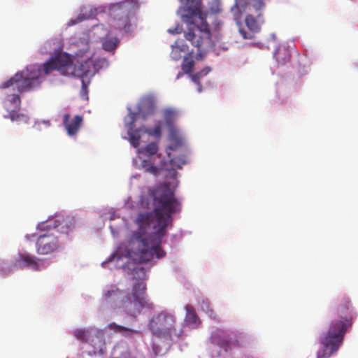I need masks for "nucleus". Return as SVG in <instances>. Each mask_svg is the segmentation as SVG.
<instances>
[{"label":"nucleus","mask_w":358,"mask_h":358,"mask_svg":"<svg viewBox=\"0 0 358 358\" xmlns=\"http://www.w3.org/2000/svg\"><path fill=\"white\" fill-rule=\"evenodd\" d=\"M249 341L250 338L247 335L240 334L233 342V345L238 348L246 347Z\"/></svg>","instance_id":"393cba45"},{"label":"nucleus","mask_w":358,"mask_h":358,"mask_svg":"<svg viewBox=\"0 0 358 358\" xmlns=\"http://www.w3.org/2000/svg\"><path fill=\"white\" fill-rule=\"evenodd\" d=\"M91 71L90 62L85 61L73 64L72 59L68 55V61H66L64 76L80 78L82 82V91L85 93H87V86L90 83V78L92 76Z\"/></svg>","instance_id":"0eeeda50"},{"label":"nucleus","mask_w":358,"mask_h":358,"mask_svg":"<svg viewBox=\"0 0 358 358\" xmlns=\"http://www.w3.org/2000/svg\"><path fill=\"white\" fill-rule=\"evenodd\" d=\"M208 313L210 315V317H211L213 319L218 320L217 315H216L213 310L209 309Z\"/></svg>","instance_id":"2f4dec72"},{"label":"nucleus","mask_w":358,"mask_h":358,"mask_svg":"<svg viewBox=\"0 0 358 358\" xmlns=\"http://www.w3.org/2000/svg\"><path fill=\"white\" fill-rule=\"evenodd\" d=\"M108 329H109L111 331H113L116 333H120L122 335L127 336L129 335H131L134 333H137L135 330L128 328L122 325H119L115 322H111L109 324H108Z\"/></svg>","instance_id":"a211bd4d"},{"label":"nucleus","mask_w":358,"mask_h":358,"mask_svg":"<svg viewBox=\"0 0 358 358\" xmlns=\"http://www.w3.org/2000/svg\"><path fill=\"white\" fill-rule=\"evenodd\" d=\"M178 1L182 4V20L188 26L185 37L198 49L196 58L202 59L203 54L215 45L206 22V14L201 10L202 0Z\"/></svg>","instance_id":"7ed1b4c3"},{"label":"nucleus","mask_w":358,"mask_h":358,"mask_svg":"<svg viewBox=\"0 0 358 358\" xmlns=\"http://www.w3.org/2000/svg\"><path fill=\"white\" fill-rule=\"evenodd\" d=\"M132 285L131 294L122 295V292L116 286H112L104 291V301L114 309H122L127 314L136 317L143 308H152L153 303L146 294V271L142 266H137L132 269Z\"/></svg>","instance_id":"f03ea898"},{"label":"nucleus","mask_w":358,"mask_h":358,"mask_svg":"<svg viewBox=\"0 0 358 358\" xmlns=\"http://www.w3.org/2000/svg\"><path fill=\"white\" fill-rule=\"evenodd\" d=\"M175 322L173 315L163 311L152 317L149 324L150 329L156 337L169 340L172 332L176 331Z\"/></svg>","instance_id":"423d86ee"},{"label":"nucleus","mask_w":358,"mask_h":358,"mask_svg":"<svg viewBox=\"0 0 358 358\" xmlns=\"http://www.w3.org/2000/svg\"><path fill=\"white\" fill-rule=\"evenodd\" d=\"M118 44V40L116 38H103L102 41L103 48L107 51L115 49Z\"/></svg>","instance_id":"b1692460"},{"label":"nucleus","mask_w":358,"mask_h":358,"mask_svg":"<svg viewBox=\"0 0 358 358\" xmlns=\"http://www.w3.org/2000/svg\"><path fill=\"white\" fill-rule=\"evenodd\" d=\"M138 7V3L137 0H125L114 5L112 11L120 10H122V13L127 15L131 11L137 9Z\"/></svg>","instance_id":"dca6fc26"},{"label":"nucleus","mask_w":358,"mask_h":358,"mask_svg":"<svg viewBox=\"0 0 358 358\" xmlns=\"http://www.w3.org/2000/svg\"><path fill=\"white\" fill-rule=\"evenodd\" d=\"M186 316L185 321L188 324L196 325L199 321L198 316L191 305L185 306Z\"/></svg>","instance_id":"aec40b11"},{"label":"nucleus","mask_w":358,"mask_h":358,"mask_svg":"<svg viewBox=\"0 0 358 358\" xmlns=\"http://www.w3.org/2000/svg\"><path fill=\"white\" fill-rule=\"evenodd\" d=\"M241 33L243 34L245 38H248V37L246 36V31L241 30Z\"/></svg>","instance_id":"72a5a7b5"},{"label":"nucleus","mask_w":358,"mask_h":358,"mask_svg":"<svg viewBox=\"0 0 358 358\" xmlns=\"http://www.w3.org/2000/svg\"><path fill=\"white\" fill-rule=\"evenodd\" d=\"M65 222L64 224L67 226V222Z\"/></svg>","instance_id":"c9c22d12"},{"label":"nucleus","mask_w":358,"mask_h":358,"mask_svg":"<svg viewBox=\"0 0 358 358\" xmlns=\"http://www.w3.org/2000/svg\"><path fill=\"white\" fill-rule=\"evenodd\" d=\"M163 117L169 129V138L171 144L169 148L170 150H178L183 145L184 139L180 130L174 125V122L177 117V111L173 108H166L163 110Z\"/></svg>","instance_id":"6e6552de"},{"label":"nucleus","mask_w":358,"mask_h":358,"mask_svg":"<svg viewBox=\"0 0 358 358\" xmlns=\"http://www.w3.org/2000/svg\"><path fill=\"white\" fill-rule=\"evenodd\" d=\"M168 31L171 34H180L182 31V27L178 24L176 27L173 28H169L168 29Z\"/></svg>","instance_id":"7c9ffc66"},{"label":"nucleus","mask_w":358,"mask_h":358,"mask_svg":"<svg viewBox=\"0 0 358 358\" xmlns=\"http://www.w3.org/2000/svg\"><path fill=\"white\" fill-rule=\"evenodd\" d=\"M332 315L335 318L330 323L324 336H329L333 340L338 338L339 343H342L345 331L352 324V320L356 317L357 314L353 312L349 299L343 297L338 301L333 309Z\"/></svg>","instance_id":"39448f33"},{"label":"nucleus","mask_w":358,"mask_h":358,"mask_svg":"<svg viewBox=\"0 0 358 358\" xmlns=\"http://www.w3.org/2000/svg\"><path fill=\"white\" fill-rule=\"evenodd\" d=\"M4 118H9L13 122H20L27 123L29 117L24 114L18 113V110H15L3 116Z\"/></svg>","instance_id":"412c9836"},{"label":"nucleus","mask_w":358,"mask_h":358,"mask_svg":"<svg viewBox=\"0 0 358 358\" xmlns=\"http://www.w3.org/2000/svg\"><path fill=\"white\" fill-rule=\"evenodd\" d=\"M210 71V67H206L205 69H203L201 71H200L199 73L201 75V76L203 77V76L207 75Z\"/></svg>","instance_id":"473e14b6"},{"label":"nucleus","mask_w":358,"mask_h":358,"mask_svg":"<svg viewBox=\"0 0 358 358\" xmlns=\"http://www.w3.org/2000/svg\"><path fill=\"white\" fill-rule=\"evenodd\" d=\"M192 80L194 83L198 84L199 85V91H201V87L200 85V78L202 77L199 72L196 73L194 74L191 75Z\"/></svg>","instance_id":"c756f323"},{"label":"nucleus","mask_w":358,"mask_h":358,"mask_svg":"<svg viewBox=\"0 0 358 358\" xmlns=\"http://www.w3.org/2000/svg\"><path fill=\"white\" fill-rule=\"evenodd\" d=\"M176 175V171L175 170H173V176L175 177Z\"/></svg>","instance_id":"f704fd0d"},{"label":"nucleus","mask_w":358,"mask_h":358,"mask_svg":"<svg viewBox=\"0 0 358 358\" xmlns=\"http://www.w3.org/2000/svg\"><path fill=\"white\" fill-rule=\"evenodd\" d=\"M320 342L322 348L317 351V358H329L332 354L338 351L342 344L339 343V339L333 340L329 336L324 335L320 337Z\"/></svg>","instance_id":"ddd939ff"},{"label":"nucleus","mask_w":358,"mask_h":358,"mask_svg":"<svg viewBox=\"0 0 358 358\" xmlns=\"http://www.w3.org/2000/svg\"><path fill=\"white\" fill-rule=\"evenodd\" d=\"M74 336L83 343H88L91 335V330L87 329H78L73 331Z\"/></svg>","instance_id":"5701e85b"},{"label":"nucleus","mask_w":358,"mask_h":358,"mask_svg":"<svg viewBox=\"0 0 358 358\" xmlns=\"http://www.w3.org/2000/svg\"><path fill=\"white\" fill-rule=\"evenodd\" d=\"M59 248L57 237L53 232L41 234L36 241V252L38 255H46L57 251Z\"/></svg>","instance_id":"9d476101"},{"label":"nucleus","mask_w":358,"mask_h":358,"mask_svg":"<svg viewBox=\"0 0 358 358\" xmlns=\"http://www.w3.org/2000/svg\"><path fill=\"white\" fill-rule=\"evenodd\" d=\"M66 61H68V55L60 54L50 58L44 63L43 69L38 64L30 65L2 83L0 88H11L13 91H16L17 93L32 90L41 83V78L43 74L48 75L54 71H58L64 76Z\"/></svg>","instance_id":"20e7f679"},{"label":"nucleus","mask_w":358,"mask_h":358,"mask_svg":"<svg viewBox=\"0 0 358 358\" xmlns=\"http://www.w3.org/2000/svg\"><path fill=\"white\" fill-rule=\"evenodd\" d=\"M274 57L278 62V64L284 65L290 59V54L288 50L285 48H278L275 54Z\"/></svg>","instance_id":"f3484780"},{"label":"nucleus","mask_w":358,"mask_h":358,"mask_svg":"<svg viewBox=\"0 0 358 358\" xmlns=\"http://www.w3.org/2000/svg\"><path fill=\"white\" fill-rule=\"evenodd\" d=\"M38 259L29 255L18 254L17 257L12 262L10 266H3L1 271L5 274L10 273L12 268H22L29 267L34 271H39L40 266L38 263Z\"/></svg>","instance_id":"f8f14e48"},{"label":"nucleus","mask_w":358,"mask_h":358,"mask_svg":"<svg viewBox=\"0 0 358 358\" xmlns=\"http://www.w3.org/2000/svg\"><path fill=\"white\" fill-rule=\"evenodd\" d=\"M194 62L192 59L189 57H184L182 64V69L185 73H190L194 68Z\"/></svg>","instance_id":"a878e982"},{"label":"nucleus","mask_w":358,"mask_h":358,"mask_svg":"<svg viewBox=\"0 0 358 358\" xmlns=\"http://www.w3.org/2000/svg\"><path fill=\"white\" fill-rule=\"evenodd\" d=\"M151 195L153 210L137 215L136 224L138 230L132 234L128 250L129 259L140 264L166 255L161 248L162 239L167 229L172 227V215L179 213L182 209L174 190L166 182L156 186Z\"/></svg>","instance_id":"f257e3e1"},{"label":"nucleus","mask_w":358,"mask_h":358,"mask_svg":"<svg viewBox=\"0 0 358 358\" xmlns=\"http://www.w3.org/2000/svg\"><path fill=\"white\" fill-rule=\"evenodd\" d=\"M133 122L129 124L128 135L129 136L130 143L134 148H138L139 146L142 134H148V135L155 136L157 138H159L162 136L161 122H158L153 129H148L145 126H143L138 129H133Z\"/></svg>","instance_id":"9b49d317"},{"label":"nucleus","mask_w":358,"mask_h":358,"mask_svg":"<svg viewBox=\"0 0 358 358\" xmlns=\"http://www.w3.org/2000/svg\"><path fill=\"white\" fill-rule=\"evenodd\" d=\"M180 41H176V45L173 47V50L171 52V57L175 60L179 59L181 56L180 54V51H185L186 49L182 48L183 45H180Z\"/></svg>","instance_id":"bb28decb"},{"label":"nucleus","mask_w":358,"mask_h":358,"mask_svg":"<svg viewBox=\"0 0 358 358\" xmlns=\"http://www.w3.org/2000/svg\"><path fill=\"white\" fill-rule=\"evenodd\" d=\"M171 150L169 148H167L166 153L169 158L170 164L172 166L180 169L183 165L187 163V157L185 155L177 156L175 157H171Z\"/></svg>","instance_id":"6ab92c4d"},{"label":"nucleus","mask_w":358,"mask_h":358,"mask_svg":"<svg viewBox=\"0 0 358 358\" xmlns=\"http://www.w3.org/2000/svg\"><path fill=\"white\" fill-rule=\"evenodd\" d=\"M4 108L10 113L15 110H19L21 107V99L18 94L7 95L3 101Z\"/></svg>","instance_id":"4468645a"},{"label":"nucleus","mask_w":358,"mask_h":358,"mask_svg":"<svg viewBox=\"0 0 358 358\" xmlns=\"http://www.w3.org/2000/svg\"><path fill=\"white\" fill-rule=\"evenodd\" d=\"M158 145L157 143H150L145 148L141 151L144 153L149 159L148 160L144 159L141 162L142 167L145 170L146 172L156 175L159 170L165 169V162L162 160L159 166H155L154 163L151 162V159L153 157L160 158L161 155L157 154Z\"/></svg>","instance_id":"1a4fd4ad"},{"label":"nucleus","mask_w":358,"mask_h":358,"mask_svg":"<svg viewBox=\"0 0 358 358\" xmlns=\"http://www.w3.org/2000/svg\"><path fill=\"white\" fill-rule=\"evenodd\" d=\"M59 221L58 220H50L46 223H43L41 225L44 229H47L48 231L51 230H55V229L59 227V224H57Z\"/></svg>","instance_id":"cd10ccee"},{"label":"nucleus","mask_w":358,"mask_h":358,"mask_svg":"<svg viewBox=\"0 0 358 358\" xmlns=\"http://www.w3.org/2000/svg\"><path fill=\"white\" fill-rule=\"evenodd\" d=\"M69 114H65L64 115V124L67 130L68 134L72 136L78 132L82 124L83 117L80 115H76L74 118L69 122Z\"/></svg>","instance_id":"2eb2a0df"},{"label":"nucleus","mask_w":358,"mask_h":358,"mask_svg":"<svg viewBox=\"0 0 358 358\" xmlns=\"http://www.w3.org/2000/svg\"><path fill=\"white\" fill-rule=\"evenodd\" d=\"M213 343L217 344L221 348L224 349V351H228L230 348V344L228 338L224 336L222 337L219 334H215L212 336Z\"/></svg>","instance_id":"4be33fe9"},{"label":"nucleus","mask_w":358,"mask_h":358,"mask_svg":"<svg viewBox=\"0 0 358 358\" xmlns=\"http://www.w3.org/2000/svg\"><path fill=\"white\" fill-rule=\"evenodd\" d=\"M210 10L213 13H218L221 11L219 0H213Z\"/></svg>","instance_id":"c85d7f7f"}]
</instances>
